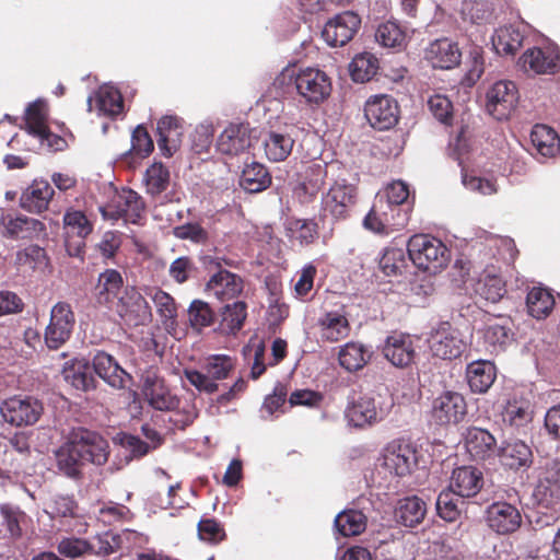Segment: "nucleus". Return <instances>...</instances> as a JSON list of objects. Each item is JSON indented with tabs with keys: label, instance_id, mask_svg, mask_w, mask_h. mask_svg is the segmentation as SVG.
<instances>
[{
	"label": "nucleus",
	"instance_id": "obj_1",
	"mask_svg": "<svg viewBox=\"0 0 560 560\" xmlns=\"http://www.w3.org/2000/svg\"><path fill=\"white\" fill-rule=\"evenodd\" d=\"M413 264L425 271L436 272L445 268L450 260V250L443 242L428 234H416L407 246Z\"/></svg>",
	"mask_w": 560,
	"mask_h": 560
},
{
	"label": "nucleus",
	"instance_id": "obj_2",
	"mask_svg": "<svg viewBox=\"0 0 560 560\" xmlns=\"http://www.w3.org/2000/svg\"><path fill=\"white\" fill-rule=\"evenodd\" d=\"M234 369L235 360L230 355L212 354L206 358L202 372L186 369L184 375L199 392L213 394L219 389L217 381L228 378Z\"/></svg>",
	"mask_w": 560,
	"mask_h": 560
},
{
	"label": "nucleus",
	"instance_id": "obj_3",
	"mask_svg": "<svg viewBox=\"0 0 560 560\" xmlns=\"http://www.w3.org/2000/svg\"><path fill=\"white\" fill-rule=\"evenodd\" d=\"M358 188L347 179L336 180L327 192L322 196L320 217H330L334 221L346 220L350 217L357 203Z\"/></svg>",
	"mask_w": 560,
	"mask_h": 560
},
{
	"label": "nucleus",
	"instance_id": "obj_4",
	"mask_svg": "<svg viewBox=\"0 0 560 560\" xmlns=\"http://www.w3.org/2000/svg\"><path fill=\"white\" fill-rule=\"evenodd\" d=\"M392 407V399L364 395L348 404L345 416L351 425L363 428L382 421Z\"/></svg>",
	"mask_w": 560,
	"mask_h": 560
},
{
	"label": "nucleus",
	"instance_id": "obj_5",
	"mask_svg": "<svg viewBox=\"0 0 560 560\" xmlns=\"http://www.w3.org/2000/svg\"><path fill=\"white\" fill-rule=\"evenodd\" d=\"M203 265L209 270H214L213 275L206 283V290L220 301H230L237 299L244 291V279L234 272L221 268L220 258L203 257Z\"/></svg>",
	"mask_w": 560,
	"mask_h": 560
},
{
	"label": "nucleus",
	"instance_id": "obj_6",
	"mask_svg": "<svg viewBox=\"0 0 560 560\" xmlns=\"http://www.w3.org/2000/svg\"><path fill=\"white\" fill-rule=\"evenodd\" d=\"M100 211L105 220L124 219L126 222L137 224L144 215L145 202L137 191L122 188L108 203L100 207Z\"/></svg>",
	"mask_w": 560,
	"mask_h": 560
},
{
	"label": "nucleus",
	"instance_id": "obj_7",
	"mask_svg": "<svg viewBox=\"0 0 560 560\" xmlns=\"http://www.w3.org/2000/svg\"><path fill=\"white\" fill-rule=\"evenodd\" d=\"M43 412L42 401L32 396L14 395L0 402L2 419L16 428L34 425Z\"/></svg>",
	"mask_w": 560,
	"mask_h": 560
},
{
	"label": "nucleus",
	"instance_id": "obj_8",
	"mask_svg": "<svg viewBox=\"0 0 560 560\" xmlns=\"http://www.w3.org/2000/svg\"><path fill=\"white\" fill-rule=\"evenodd\" d=\"M381 466L392 476L404 478L411 475L418 465L416 447L404 440H394L383 450Z\"/></svg>",
	"mask_w": 560,
	"mask_h": 560
},
{
	"label": "nucleus",
	"instance_id": "obj_9",
	"mask_svg": "<svg viewBox=\"0 0 560 560\" xmlns=\"http://www.w3.org/2000/svg\"><path fill=\"white\" fill-rule=\"evenodd\" d=\"M130 327L147 325L152 319L151 306L136 287L127 285L110 307Z\"/></svg>",
	"mask_w": 560,
	"mask_h": 560
},
{
	"label": "nucleus",
	"instance_id": "obj_10",
	"mask_svg": "<svg viewBox=\"0 0 560 560\" xmlns=\"http://www.w3.org/2000/svg\"><path fill=\"white\" fill-rule=\"evenodd\" d=\"M294 84L299 95L310 105L322 104L331 93L330 78L317 68L300 69L295 74Z\"/></svg>",
	"mask_w": 560,
	"mask_h": 560
},
{
	"label": "nucleus",
	"instance_id": "obj_11",
	"mask_svg": "<svg viewBox=\"0 0 560 560\" xmlns=\"http://www.w3.org/2000/svg\"><path fill=\"white\" fill-rule=\"evenodd\" d=\"M141 394L144 400L155 410L175 411L179 406V398L172 394L165 380L156 369H148L141 376Z\"/></svg>",
	"mask_w": 560,
	"mask_h": 560
},
{
	"label": "nucleus",
	"instance_id": "obj_12",
	"mask_svg": "<svg viewBox=\"0 0 560 560\" xmlns=\"http://www.w3.org/2000/svg\"><path fill=\"white\" fill-rule=\"evenodd\" d=\"M75 324L72 307L67 302L56 303L50 311L49 324L45 329V343L49 349L57 350L71 337Z\"/></svg>",
	"mask_w": 560,
	"mask_h": 560
},
{
	"label": "nucleus",
	"instance_id": "obj_13",
	"mask_svg": "<svg viewBox=\"0 0 560 560\" xmlns=\"http://www.w3.org/2000/svg\"><path fill=\"white\" fill-rule=\"evenodd\" d=\"M399 105L389 95H375L364 106V115L370 125L377 130H389L399 120Z\"/></svg>",
	"mask_w": 560,
	"mask_h": 560
},
{
	"label": "nucleus",
	"instance_id": "obj_14",
	"mask_svg": "<svg viewBox=\"0 0 560 560\" xmlns=\"http://www.w3.org/2000/svg\"><path fill=\"white\" fill-rule=\"evenodd\" d=\"M487 112L497 120L508 119L518 100L514 82L501 80L495 82L487 92Z\"/></svg>",
	"mask_w": 560,
	"mask_h": 560
},
{
	"label": "nucleus",
	"instance_id": "obj_15",
	"mask_svg": "<svg viewBox=\"0 0 560 560\" xmlns=\"http://www.w3.org/2000/svg\"><path fill=\"white\" fill-rule=\"evenodd\" d=\"M361 25L360 16L352 11H345L328 20L322 31V37L331 47L348 44Z\"/></svg>",
	"mask_w": 560,
	"mask_h": 560
},
{
	"label": "nucleus",
	"instance_id": "obj_16",
	"mask_svg": "<svg viewBox=\"0 0 560 560\" xmlns=\"http://www.w3.org/2000/svg\"><path fill=\"white\" fill-rule=\"evenodd\" d=\"M431 415L440 425L457 424L467 415L465 397L457 392L446 390L432 402Z\"/></svg>",
	"mask_w": 560,
	"mask_h": 560
},
{
	"label": "nucleus",
	"instance_id": "obj_17",
	"mask_svg": "<svg viewBox=\"0 0 560 560\" xmlns=\"http://www.w3.org/2000/svg\"><path fill=\"white\" fill-rule=\"evenodd\" d=\"M464 446L475 462H493L498 454V443L493 434L478 427H469L463 434Z\"/></svg>",
	"mask_w": 560,
	"mask_h": 560
},
{
	"label": "nucleus",
	"instance_id": "obj_18",
	"mask_svg": "<svg viewBox=\"0 0 560 560\" xmlns=\"http://www.w3.org/2000/svg\"><path fill=\"white\" fill-rule=\"evenodd\" d=\"M526 72L534 74H556L560 72V51L551 48H529L520 58Z\"/></svg>",
	"mask_w": 560,
	"mask_h": 560
},
{
	"label": "nucleus",
	"instance_id": "obj_19",
	"mask_svg": "<svg viewBox=\"0 0 560 560\" xmlns=\"http://www.w3.org/2000/svg\"><path fill=\"white\" fill-rule=\"evenodd\" d=\"M483 474L475 466H460L452 471L448 490L460 498H472L483 487Z\"/></svg>",
	"mask_w": 560,
	"mask_h": 560
},
{
	"label": "nucleus",
	"instance_id": "obj_20",
	"mask_svg": "<svg viewBox=\"0 0 560 560\" xmlns=\"http://www.w3.org/2000/svg\"><path fill=\"white\" fill-rule=\"evenodd\" d=\"M81 454L85 463L104 465L109 455L108 442L98 433L84 428L73 430Z\"/></svg>",
	"mask_w": 560,
	"mask_h": 560
},
{
	"label": "nucleus",
	"instance_id": "obj_21",
	"mask_svg": "<svg viewBox=\"0 0 560 560\" xmlns=\"http://www.w3.org/2000/svg\"><path fill=\"white\" fill-rule=\"evenodd\" d=\"M497 457L503 467L514 471L527 469L534 462L530 446L521 440L504 441L499 446Z\"/></svg>",
	"mask_w": 560,
	"mask_h": 560
},
{
	"label": "nucleus",
	"instance_id": "obj_22",
	"mask_svg": "<svg viewBox=\"0 0 560 560\" xmlns=\"http://www.w3.org/2000/svg\"><path fill=\"white\" fill-rule=\"evenodd\" d=\"M430 349L436 358L454 360L464 353L466 342L457 330L440 328L431 337Z\"/></svg>",
	"mask_w": 560,
	"mask_h": 560
},
{
	"label": "nucleus",
	"instance_id": "obj_23",
	"mask_svg": "<svg viewBox=\"0 0 560 560\" xmlns=\"http://www.w3.org/2000/svg\"><path fill=\"white\" fill-rule=\"evenodd\" d=\"M55 195L52 186L44 179H34L21 194L20 207L30 213L40 214L48 209Z\"/></svg>",
	"mask_w": 560,
	"mask_h": 560
},
{
	"label": "nucleus",
	"instance_id": "obj_24",
	"mask_svg": "<svg viewBox=\"0 0 560 560\" xmlns=\"http://www.w3.org/2000/svg\"><path fill=\"white\" fill-rule=\"evenodd\" d=\"M425 59L433 68L448 70L460 63L462 51L457 43L448 38H439L427 47Z\"/></svg>",
	"mask_w": 560,
	"mask_h": 560
},
{
	"label": "nucleus",
	"instance_id": "obj_25",
	"mask_svg": "<svg viewBox=\"0 0 560 560\" xmlns=\"http://www.w3.org/2000/svg\"><path fill=\"white\" fill-rule=\"evenodd\" d=\"M327 178V165L312 163L301 174V182L294 194L301 203H310L315 200L317 194L325 185Z\"/></svg>",
	"mask_w": 560,
	"mask_h": 560
},
{
	"label": "nucleus",
	"instance_id": "obj_26",
	"mask_svg": "<svg viewBox=\"0 0 560 560\" xmlns=\"http://www.w3.org/2000/svg\"><path fill=\"white\" fill-rule=\"evenodd\" d=\"M2 235L12 240H33L46 232L45 224L38 219L24 214L10 215L2 219Z\"/></svg>",
	"mask_w": 560,
	"mask_h": 560
},
{
	"label": "nucleus",
	"instance_id": "obj_27",
	"mask_svg": "<svg viewBox=\"0 0 560 560\" xmlns=\"http://www.w3.org/2000/svg\"><path fill=\"white\" fill-rule=\"evenodd\" d=\"M158 145L162 154L170 158L179 148L184 135L183 121L177 116L166 115L158 121Z\"/></svg>",
	"mask_w": 560,
	"mask_h": 560
},
{
	"label": "nucleus",
	"instance_id": "obj_28",
	"mask_svg": "<svg viewBox=\"0 0 560 560\" xmlns=\"http://www.w3.org/2000/svg\"><path fill=\"white\" fill-rule=\"evenodd\" d=\"M383 353L393 365L406 368L413 362L416 349L409 335L393 334L387 337Z\"/></svg>",
	"mask_w": 560,
	"mask_h": 560
},
{
	"label": "nucleus",
	"instance_id": "obj_29",
	"mask_svg": "<svg viewBox=\"0 0 560 560\" xmlns=\"http://www.w3.org/2000/svg\"><path fill=\"white\" fill-rule=\"evenodd\" d=\"M58 469L66 476L77 479L81 477L82 466L85 464L73 431L69 439L56 451Z\"/></svg>",
	"mask_w": 560,
	"mask_h": 560
},
{
	"label": "nucleus",
	"instance_id": "obj_30",
	"mask_svg": "<svg viewBox=\"0 0 560 560\" xmlns=\"http://www.w3.org/2000/svg\"><path fill=\"white\" fill-rule=\"evenodd\" d=\"M95 373L114 388H124L131 376L105 351H97L93 358Z\"/></svg>",
	"mask_w": 560,
	"mask_h": 560
},
{
	"label": "nucleus",
	"instance_id": "obj_31",
	"mask_svg": "<svg viewBox=\"0 0 560 560\" xmlns=\"http://www.w3.org/2000/svg\"><path fill=\"white\" fill-rule=\"evenodd\" d=\"M250 147L249 129L244 125H230L219 136L217 150L225 155L236 156Z\"/></svg>",
	"mask_w": 560,
	"mask_h": 560
},
{
	"label": "nucleus",
	"instance_id": "obj_32",
	"mask_svg": "<svg viewBox=\"0 0 560 560\" xmlns=\"http://www.w3.org/2000/svg\"><path fill=\"white\" fill-rule=\"evenodd\" d=\"M124 279L116 269H106L98 275L95 285V298L100 305L110 308L122 294Z\"/></svg>",
	"mask_w": 560,
	"mask_h": 560
},
{
	"label": "nucleus",
	"instance_id": "obj_33",
	"mask_svg": "<svg viewBox=\"0 0 560 560\" xmlns=\"http://www.w3.org/2000/svg\"><path fill=\"white\" fill-rule=\"evenodd\" d=\"M538 492L550 503L560 501V458H547L540 467Z\"/></svg>",
	"mask_w": 560,
	"mask_h": 560
},
{
	"label": "nucleus",
	"instance_id": "obj_34",
	"mask_svg": "<svg viewBox=\"0 0 560 560\" xmlns=\"http://www.w3.org/2000/svg\"><path fill=\"white\" fill-rule=\"evenodd\" d=\"M466 377L472 393L485 394L495 381V365L488 360L474 361L467 365Z\"/></svg>",
	"mask_w": 560,
	"mask_h": 560
},
{
	"label": "nucleus",
	"instance_id": "obj_35",
	"mask_svg": "<svg viewBox=\"0 0 560 560\" xmlns=\"http://www.w3.org/2000/svg\"><path fill=\"white\" fill-rule=\"evenodd\" d=\"M427 515V503L417 495L399 499L395 505L394 517L398 525H419Z\"/></svg>",
	"mask_w": 560,
	"mask_h": 560
},
{
	"label": "nucleus",
	"instance_id": "obj_36",
	"mask_svg": "<svg viewBox=\"0 0 560 560\" xmlns=\"http://www.w3.org/2000/svg\"><path fill=\"white\" fill-rule=\"evenodd\" d=\"M318 328L322 340L327 342H338L347 338L351 330L346 315L337 311L325 313L318 319Z\"/></svg>",
	"mask_w": 560,
	"mask_h": 560
},
{
	"label": "nucleus",
	"instance_id": "obj_37",
	"mask_svg": "<svg viewBox=\"0 0 560 560\" xmlns=\"http://www.w3.org/2000/svg\"><path fill=\"white\" fill-rule=\"evenodd\" d=\"M524 38L522 25H504L495 31L492 45L499 55H514L522 47Z\"/></svg>",
	"mask_w": 560,
	"mask_h": 560
},
{
	"label": "nucleus",
	"instance_id": "obj_38",
	"mask_svg": "<svg viewBox=\"0 0 560 560\" xmlns=\"http://www.w3.org/2000/svg\"><path fill=\"white\" fill-rule=\"evenodd\" d=\"M14 264L23 271L44 273L50 266V259L44 247L31 244L16 252Z\"/></svg>",
	"mask_w": 560,
	"mask_h": 560
},
{
	"label": "nucleus",
	"instance_id": "obj_39",
	"mask_svg": "<svg viewBox=\"0 0 560 560\" xmlns=\"http://www.w3.org/2000/svg\"><path fill=\"white\" fill-rule=\"evenodd\" d=\"M247 317V304L244 301H234L221 307L217 320L219 330L224 334H236Z\"/></svg>",
	"mask_w": 560,
	"mask_h": 560
},
{
	"label": "nucleus",
	"instance_id": "obj_40",
	"mask_svg": "<svg viewBox=\"0 0 560 560\" xmlns=\"http://www.w3.org/2000/svg\"><path fill=\"white\" fill-rule=\"evenodd\" d=\"M530 141L536 151L545 158H552L560 151V138L547 125H535L530 132Z\"/></svg>",
	"mask_w": 560,
	"mask_h": 560
},
{
	"label": "nucleus",
	"instance_id": "obj_41",
	"mask_svg": "<svg viewBox=\"0 0 560 560\" xmlns=\"http://www.w3.org/2000/svg\"><path fill=\"white\" fill-rule=\"evenodd\" d=\"M475 292L481 299L498 303L506 294V283L500 275L485 270L478 279Z\"/></svg>",
	"mask_w": 560,
	"mask_h": 560
},
{
	"label": "nucleus",
	"instance_id": "obj_42",
	"mask_svg": "<svg viewBox=\"0 0 560 560\" xmlns=\"http://www.w3.org/2000/svg\"><path fill=\"white\" fill-rule=\"evenodd\" d=\"M266 158L271 162H282L291 154L294 140L288 133L270 131L264 139Z\"/></svg>",
	"mask_w": 560,
	"mask_h": 560
},
{
	"label": "nucleus",
	"instance_id": "obj_43",
	"mask_svg": "<svg viewBox=\"0 0 560 560\" xmlns=\"http://www.w3.org/2000/svg\"><path fill=\"white\" fill-rule=\"evenodd\" d=\"M528 314L536 319H544L555 307V298L548 289L533 287L526 296Z\"/></svg>",
	"mask_w": 560,
	"mask_h": 560
},
{
	"label": "nucleus",
	"instance_id": "obj_44",
	"mask_svg": "<svg viewBox=\"0 0 560 560\" xmlns=\"http://www.w3.org/2000/svg\"><path fill=\"white\" fill-rule=\"evenodd\" d=\"M271 184V176L265 165L253 162L242 172L240 185L248 192H260Z\"/></svg>",
	"mask_w": 560,
	"mask_h": 560
},
{
	"label": "nucleus",
	"instance_id": "obj_45",
	"mask_svg": "<svg viewBox=\"0 0 560 560\" xmlns=\"http://www.w3.org/2000/svg\"><path fill=\"white\" fill-rule=\"evenodd\" d=\"M375 40L385 48L401 49L407 44L406 30L396 21L382 22L375 31Z\"/></svg>",
	"mask_w": 560,
	"mask_h": 560
},
{
	"label": "nucleus",
	"instance_id": "obj_46",
	"mask_svg": "<svg viewBox=\"0 0 560 560\" xmlns=\"http://www.w3.org/2000/svg\"><path fill=\"white\" fill-rule=\"evenodd\" d=\"M370 358L371 354L366 347L354 341L347 342L338 354L339 364L349 372L363 369Z\"/></svg>",
	"mask_w": 560,
	"mask_h": 560
},
{
	"label": "nucleus",
	"instance_id": "obj_47",
	"mask_svg": "<svg viewBox=\"0 0 560 560\" xmlns=\"http://www.w3.org/2000/svg\"><path fill=\"white\" fill-rule=\"evenodd\" d=\"M488 525H522L520 511L508 502H494L487 509Z\"/></svg>",
	"mask_w": 560,
	"mask_h": 560
},
{
	"label": "nucleus",
	"instance_id": "obj_48",
	"mask_svg": "<svg viewBox=\"0 0 560 560\" xmlns=\"http://www.w3.org/2000/svg\"><path fill=\"white\" fill-rule=\"evenodd\" d=\"M63 229L67 237L85 240L92 233L93 224L84 212L71 208L63 214Z\"/></svg>",
	"mask_w": 560,
	"mask_h": 560
},
{
	"label": "nucleus",
	"instance_id": "obj_49",
	"mask_svg": "<svg viewBox=\"0 0 560 560\" xmlns=\"http://www.w3.org/2000/svg\"><path fill=\"white\" fill-rule=\"evenodd\" d=\"M63 377L74 388L80 390H89L94 387V378L89 373L86 363L74 360L71 364L66 363L62 370Z\"/></svg>",
	"mask_w": 560,
	"mask_h": 560
},
{
	"label": "nucleus",
	"instance_id": "obj_50",
	"mask_svg": "<svg viewBox=\"0 0 560 560\" xmlns=\"http://www.w3.org/2000/svg\"><path fill=\"white\" fill-rule=\"evenodd\" d=\"M170 178L171 174L166 166L162 163H153L147 168L144 175L147 192L153 197L161 195L167 189Z\"/></svg>",
	"mask_w": 560,
	"mask_h": 560
},
{
	"label": "nucleus",
	"instance_id": "obj_51",
	"mask_svg": "<svg viewBox=\"0 0 560 560\" xmlns=\"http://www.w3.org/2000/svg\"><path fill=\"white\" fill-rule=\"evenodd\" d=\"M47 119L48 105L44 100H36L28 104L25 110V125L30 135L44 132Z\"/></svg>",
	"mask_w": 560,
	"mask_h": 560
},
{
	"label": "nucleus",
	"instance_id": "obj_52",
	"mask_svg": "<svg viewBox=\"0 0 560 560\" xmlns=\"http://www.w3.org/2000/svg\"><path fill=\"white\" fill-rule=\"evenodd\" d=\"M377 69V58L369 52L355 56L350 63L351 77L355 82H365L371 80L376 74Z\"/></svg>",
	"mask_w": 560,
	"mask_h": 560
},
{
	"label": "nucleus",
	"instance_id": "obj_53",
	"mask_svg": "<svg viewBox=\"0 0 560 560\" xmlns=\"http://www.w3.org/2000/svg\"><path fill=\"white\" fill-rule=\"evenodd\" d=\"M188 317L191 327L200 331L217 322V315L209 303L202 300H194L188 308Z\"/></svg>",
	"mask_w": 560,
	"mask_h": 560
},
{
	"label": "nucleus",
	"instance_id": "obj_54",
	"mask_svg": "<svg viewBox=\"0 0 560 560\" xmlns=\"http://www.w3.org/2000/svg\"><path fill=\"white\" fill-rule=\"evenodd\" d=\"M512 332L510 326L506 324L493 323L487 325L483 330V340L491 352L503 350L504 347L511 341Z\"/></svg>",
	"mask_w": 560,
	"mask_h": 560
},
{
	"label": "nucleus",
	"instance_id": "obj_55",
	"mask_svg": "<svg viewBox=\"0 0 560 560\" xmlns=\"http://www.w3.org/2000/svg\"><path fill=\"white\" fill-rule=\"evenodd\" d=\"M98 110L108 117H116L124 110V100L118 90L102 89L97 95Z\"/></svg>",
	"mask_w": 560,
	"mask_h": 560
},
{
	"label": "nucleus",
	"instance_id": "obj_56",
	"mask_svg": "<svg viewBox=\"0 0 560 560\" xmlns=\"http://www.w3.org/2000/svg\"><path fill=\"white\" fill-rule=\"evenodd\" d=\"M291 237L307 246L318 238V224L314 220L296 219L289 223Z\"/></svg>",
	"mask_w": 560,
	"mask_h": 560
},
{
	"label": "nucleus",
	"instance_id": "obj_57",
	"mask_svg": "<svg viewBox=\"0 0 560 560\" xmlns=\"http://www.w3.org/2000/svg\"><path fill=\"white\" fill-rule=\"evenodd\" d=\"M98 521L103 523V525L130 523L133 521V513L128 506L110 501L100 509Z\"/></svg>",
	"mask_w": 560,
	"mask_h": 560
},
{
	"label": "nucleus",
	"instance_id": "obj_58",
	"mask_svg": "<svg viewBox=\"0 0 560 560\" xmlns=\"http://www.w3.org/2000/svg\"><path fill=\"white\" fill-rule=\"evenodd\" d=\"M198 267L194 259L189 256H180L173 260L168 268V275L178 284H183L188 280L196 278Z\"/></svg>",
	"mask_w": 560,
	"mask_h": 560
},
{
	"label": "nucleus",
	"instance_id": "obj_59",
	"mask_svg": "<svg viewBox=\"0 0 560 560\" xmlns=\"http://www.w3.org/2000/svg\"><path fill=\"white\" fill-rule=\"evenodd\" d=\"M154 150V144L147 128L139 125L135 128L131 136V148L127 154L144 159Z\"/></svg>",
	"mask_w": 560,
	"mask_h": 560
},
{
	"label": "nucleus",
	"instance_id": "obj_60",
	"mask_svg": "<svg viewBox=\"0 0 560 560\" xmlns=\"http://www.w3.org/2000/svg\"><path fill=\"white\" fill-rule=\"evenodd\" d=\"M380 268L386 276L401 275L406 268L404 250L401 248H386L380 259Z\"/></svg>",
	"mask_w": 560,
	"mask_h": 560
},
{
	"label": "nucleus",
	"instance_id": "obj_61",
	"mask_svg": "<svg viewBox=\"0 0 560 560\" xmlns=\"http://www.w3.org/2000/svg\"><path fill=\"white\" fill-rule=\"evenodd\" d=\"M121 545V537L112 529H107L90 542V549L96 555L107 556L115 552Z\"/></svg>",
	"mask_w": 560,
	"mask_h": 560
},
{
	"label": "nucleus",
	"instance_id": "obj_62",
	"mask_svg": "<svg viewBox=\"0 0 560 560\" xmlns=\"http://www.w3.org/2000/svg\"><path fill=\"white\" fill-rule=\"evenodd\" d=\"M454 495L456 494L447 489L442 491L436 499L438 514L441 518L448 523L456 522L460 515V511L457 505L458 500L454 499Z\"/></svg>",
	"mask_w": 560,
	"mask_h": 560
},
{
	"label": "nucleus",
	"instance_id": "obj_63",
	"mask_svg": "<svg viewBox=\"0 0 560 560\" xmlns=\"http://www.w3.org/2000/svg\"><path fill=\"white\" fill-rule=\"evenodd\" d=\"M503 421L512 427H522L530 421L528 406L520 401H509L502 411Z\"/></svg>",
	"mask_w": 560,
	"mask_h": 560
},
{
	"label": "nucleus",
	"instance_id": "obj_64",
	"mask_svg": "<svg viewBox=\"0 0 560 560\" xmlns=\"http://www.w3.org/2000/svg\"><path fill=\"white\" fill-rule=\"evenodd\" d=\"M152 300L163 322L166 323L171 320L174 323L177 316V306L173 296L163 290L156 289Z\"/></svg>",
	"mask_w": 560,
	"mask_h": 560
}]
</instances>
